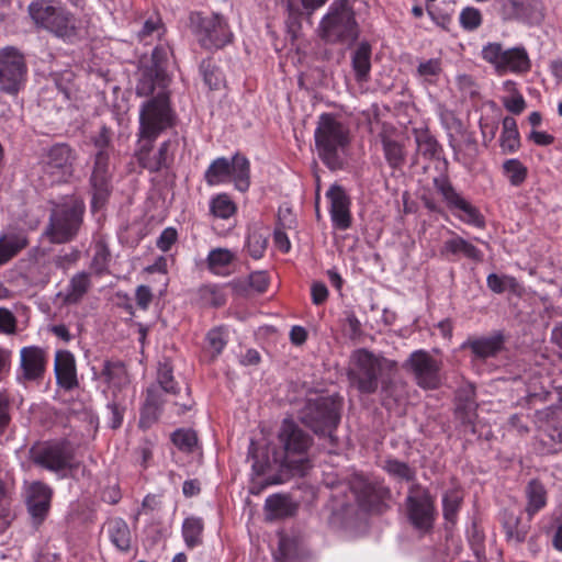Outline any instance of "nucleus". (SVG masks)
<instances>
[{"instance_id":"nucleus-2","label":"nucleus","mask_w":562,"mask_h":562,"mask_svg":"<svg viewBox=\"0 0 562 562\" xmlns=\"http://www.w3.org/2000/svg\"><path fill=\"white\" fill-rule=\"evenodd\" d=\"M300 420L319 438L328 440L329 452L338 446L335 431L340 423V403L333 396L308 398L300 412Z\"/></svg>"},{"instance_id":"nucleus-42","label":"nucleus","mask_w":562,"mask_h":562,"mask_svg":"<svg viewBox=\"0 0 562 562\" xmlns=\"http://www.w3.org/2000/svg\"><path fill=\"white\" fill-rule=\"evenodd\" d=\"M54 373L59 387L70 391V351L58 350L54 360Z\"/></svg>"},{"instance_id":"nucleus-45","label":"nucleus","mask_w":562,"mask_h":562,"mask_svg":"<svg viewBox=\"0 0 562 562\" xmlns=\"http://www.w3.org/2000/svg\"><path fill=\"white\" fill-rule=\"evenodd\" d=\"M442 72V61L440 58H430L422 60L416 69V76L425 83L434 85L438 81Z\"/></svg>"},{"instance_id":"nucleus-50","label":"nucleus","mask_w":562,"mask_h":562,"mask_svg":"<svg viewBox=\"0 0 562 562\" xmlns=\"http://www.w3.org/2000/svg\"><path fill=\"white\" fill-rule=\"evenodd\" d=\"M459 22L463 30L475 31L483 23L482 12L477 8L465 7L460 12Z\"/></svg>"},{"instance_id":"nucleus-28","label":"nucleus","mask_w":562,"mask_h":562,"mask_svg":"<svg viewBox=\"0 0 562 562\" xmlns=\"http://www.w3.org/2000/svg\"><path fill=\"white\" fill-rule=\"evenodd\" d=\"M358 499L368 508L378 506L384 498L390 496V490L379 482L360 480L355 486Z\"/></svg>"},{"instance_id":"nucleus-58","label":"nucleus","mask_w":562,"mask_h":562,"mask_svg":"<svg viewBox=\"0 0 562 562\" xmlns=\"http://www.w3.org/2000/svg\"><path fill=\"white\" fill-rule=\"evenodd\" d=\"M70 158V147L68 145H56L48 154V164L55 168H61Z\"/></svg>"},{"instance_id":"nucleus-61","label":"nucleus","mask_w":562,"mask_h":562,"mask_svg":"<svg viewBox=\"0 0 562 562\" xmlns=\"http://www.w3.org/2000/svg\"><path fill=\"white\" fill-rule=\"evenodd\" d=\"M109 414V425L112 429H117L122 426L125 407L116 401L110 402L106 405Z\"/></svg>"},{"instance_id":"nucleus-31","label":"nucleus","mask_w":562,"mask_h":562,"mask_svg":"<svg viewBox=\"0 0 562 562\" xmlns=\"http://www.w3.org/2000/svg\"><path fill=\"white\" fill-rule=\"evenodd\" d=\"M265 510L270 520L283 519L294 516L297 505L289 496L274 494L266 499Z\"/></svg>"},{"instance_id":"nucleus-53","label":"nucleus","mask_w":562,"mask_h":562,"mask_svg":"<svg viewBox=\"0 0 562 562\" xmlns=\"http://www.w3.org/2000/svg\"><path fill=\"white\" fill-rule=\"evenodd\" d=\"M157 381L164 392L172 395H176L179 392V387L172 374V368L168 363L159 366Z\"/></svg>"},{"instance_id":"nucleus-16","label":"nucleus","mask_w":562,"mask_h":562,"mask_svg":"<svg viewBox=\"0 0 562 562\" xmlns=\"http://www.w3.org/2000/svg\"><path fill=\"white\" fill-rule=\"evenodd\" d=\"M493 7L504 22L517 21L537 25L544 16L539 0H495Z\"/></svg>"},{"instance_id":"nucleus-55","label":"nucleus","mask_w":562,"mask_h":562,"mask_svg":"<svg viewBox=\"0 0 562 562\" xmlns=\"http://www.w3.org/2000/svg\"><path fill=\"white\" fill-rule=\"evenodd\" d=\"M161 30L162 23L159 18L148 19L138 31L137 37L140 42L149 44L154 37L160 36Z\"/></svg>"},{"instance_id":"nucleus-39","label":"nucleus","mask_w":562,"mask_h":562,"mask_svg":"<svg viewBox=\"0 0 562 562\" xmlns=\"http://www.w3.org/2000/svg\"><path fill=\"white\" fill-rule=\"evenodd\" d=\"M499 145L503 153H515L520 146L519 132L516 120L512 116H505L503 120V131L499 137Z\"/></svg>"},{"instance_id":"nucleus-10","label":"nucleus","mask_w":562,"mask_h":562,"mask_svg":"<svg viewBox=\"0 0 562 562\" xmlns=\"http://www.w3.org/2000/svg\"><path fill=\"white\" fill-rule=\"evenodd\" d=\"M27 65L24 55L13 46L0 49V90L16 95L24 87Z\"/></svg>"},{"instance_id":"nucleus-47","label":"nucleus","mask_w":562,"mask_h":562,"mask_svg":"<svg viewBox=\"0 0 562 562\" xmlns=\"http://www.w3.org/2000/svg\"><path fill=\"white\" fill-rule=\"evenodd\" d=\"M171 441L179 450L190 453L198 446V436L192 429L179 428L171 434Z\"/></svg>"},{"instance_id":"nucleus-15","label":"nucleus","mask_w":562,"mask_h":562,"mask_svg":"<svg viewBox=\"0 0 562 562\" xmlns=\"http://www.w3.org/2000/svg\"><path fill=\"white\" fill-rule=\"evenodd\" d=\"M186 401L170 402L164 398L162 393L158 387H149L147 390L145 404L140 411L138 426L143 429H148L149 427H151L158 420L165 403H170L172 412L178 416H181L187 412L191 411L194 402L190 397L189 389H186Z\"/></svg>"},{"instance_id":"nucleus-9","label":"nucleus","mask_w":562,"mask_h":562,"mask_svg":"<svg viewBox=\"0 0 562 562\" xmlns=\"http://www.w3.org/2000/svg\"><path fill=\"white\" fill-rule=\"evenodd\" d=\"M408 521L418 531L426 533L434 528L436 520L435 497L418 483H414L405 499Z\"/></svg>"},{"instance_id":"nucleus-5","label":"nucleus","mask_w":562,"mask_h":562,"mask_svg":"<svg viewBox=\"0 0 562 562\" xmlns=\"http://www.w3.org/2000/svg\"><path fill=\"white\" fill-rule=\"evenodd\" d=\"M189 26L198 44L205 50L222 49L234 40L227 19L221 13L193 11L189 15Z\"/></svg>"},{"instance_id":"nucleus-59","label":"nucleus","mask_w":562,"mask_h":562,"mask_svg":"<svg viewBox=\"0 0 562 562\" xmlns=\"http://www.w3.org/2000/svg\"><path fill=\"white\" fill-rule=\"evenodd\" d=\"M91 285L90 276L86 272H80L72 277V303L82 297Z\"/></svg>"},{"instance_id":"nucleus-14","label":"nucleus","mask_w":562,"mask_h":562,"mask_svg":"<svg viewBox=\"0 0 562 562\" xmlns=\"http://www.w3.org/2000/svg\"><path fill=\"white\" fill-rule=\"evenodd\" d=\"M434 186L456 217L468 225L485 227V218L480 210L462 198L447 177L435 178Z\"/></svg>"},{"instance_id":"nucleus-54","label":"nucleus","mask_w":562,"mask_h":562,"mask_svg":"<svg viewBox=\"0 0 562 562\" xmlns=\"http://www.w3.org/2000/svg\"><path fill=\"white\" fill-rule=\"evenodd\" d=\"M461 497L458 492L449 491L442 497V512L447 521L453 522L461 506Z\"/></svg>"},{"instance_id":"nucleus-44","label":"nucleus","mask_w":562,"mask_h":562,"mask_svg":"<svg viewBox=\"0 0 562 562\" xmlns=\"http://www.w3.org/2000/svg\"><path fill=\"white\" fill-rule=\"evenodd\" d=\"M101 378L109 385L121 387L128 381L125 366L121 362L105 361L101 371Z\"/></svg>"},{"instance_id":"nucleus-36","label":"nucleus","mask_w":562,"mask_h":562,"mask_svg":"<svg viewBox=\"0 0 562 562\" xmlns=\"http://www.w3.org/2000/svg\"><path fill=\"white\" fill-rule=\"evenodd\" d=\"M415 142L418 155L427 160L439 159L442 148L428 130L415 131Z\"/></svg>"},{"instance_id":"nucleus-63","label":"nucleus","mask_w":562,"mask_h":562,"mask_svg":"<svg viewBox=\"0 0 562 562\" xmlns=\"http://www.w3.org/2000/svg\"><path fill=\"white\" fill-rule=\"evenodd\" d=\"M202 296L213 306H222L225 304V295L217 285H205L201 289Z\"/></svg>"},{"instance_id":"nucleus-4","label":"nucleus","mask_w":562,"mask_h":562,"mask_svg":"<svg viewBox=\"0 0 562 562\" xmlns=\"http://www.w3.org/2000/svg\"><path fill=\"white\" fill-rule=\"evenodd\" d=\"M318 33L329 44L355 42L359 35L353 9L349 0H335L321 20Z\"/></svg>"},{"instance_id":"nucleus-30","label":"nucleus","mask_w":562,"mask_h":562,"mask_svg":"<svg viewBox=\"0 0 562 562\" xmlns=\"http://www.w3.org/2000/svg\"><path fill=\"white\" fill-rule=\"evenodd\" d=\"M237 259L235 251L227 248H214L206 257V266L210 272L220 277H227L232 273V265Z\"/></svg>"},{"instance_id":"nucleus-3","label":"nucleus","mask_w":562,"mask_h":562,"mask_svg":"<svg viewBox=\"0 0 562 562\" xmlns=\"http://www.w3.org/2000/svg\"><path fill=\"white\" fill-rule=\"evenodd\" d=\"M137 140L149 144L177 124V114L167 93L161 92L145 101L139 109Z\"/></svg>"},{"instance_id":"nucleus-21","label":"nucleus","mask_w":562,"mask_h":562,"mask_svg":"<svg viewBox=\"0 0 562 562\" xmlns=\"http://www.w3.org/2000/svg\"><path fill=\"white\" fill-rule=\"evenodd\" d=\"M381 142L384 158L390 168L401 169L406 162V150L404 144L400 140L396 130L392 126L383 125L378 134Z\"/></svg>"},{"instance_id":"nucleus-62","label":"nucleus","mask_w":562,"mask_h":562,"mask_svg":"<svg viewBox=\"0 0 562 562\" xmlns=\"http://www.w3.org/2000/svg\"><path fill=\"white\" fill-rule=\"evenodd\" d=\"M169 48L164 46H157L151 53V66L148 68L155 69L158 72H166V66L168 63Z\"/></svg>"},{"instance_id":"nucleus-64","label":"nucleus","mask_w":562,"mask_h":562,"mask_svg":"<svg viewBox=\"0 0 562 562\" xmlns=\"http://www.w3.org/2000/svg\"><path fill=\"white\" fill-rule=\"evenodd\" d=\"M177 239L178 233L176 228L167 227L161 232L157 239V248H159L164 252H167L171 249L172 245L177 241Z\"/></svg>"},{"instance_id":"nucleus-19","label":"nucleus","mask_w":562,"mask_h":562,"mask_svg":"<svg viewBox=\"0 0 562 562\" xmlns=\"http://www.w3.org/2000/svg\"><path fill=\"white\" fill-rule=\"evenodd\" d=\"M47 364V351L38 346H26L20 350L16 381L21 384L43 380Z\"/></svg>"},{"instance_id":"nucleus-12","label":"nucleus","mask_w":562,"mask_h":562,"mask_svg":"<svg viewBox=\"0 0 562 562\" xmlns=\"http://www.w3.org/2000/svg\"><path fill=\"white\" fill-rule=\"evenodd\" d=\"M75 393L77 400H72V434L78 437L79 443H81L94 438L99 422L92 411L89 395L78 390L75 368L72 367V396Z\"/></svg>"},{"instance_id":"nucleus-13","label":"nucleus","mask_w":562,"mask_h":562,"mask_svg":"<svg viewBox=\"0 0 562 562\" xmlns=\"http://www.w3.org/2000/svg\"><path fill=\"white\" fill-rule=\"evenodd\" d=\"M29 14L33 22L58 37L68 35V14L55 0H33L29 4Z\"/></svg>"},{"instance_id":"nucleus-57","label":"nucleus","mask_w":562,"mask_h":562,"mask_svg":"<svg viewBox=\"0 0 562 562\" xmlns=\"http://www.w3.org/2000/svg\"><path fill=\"white\" fill-rule=\"evenodd\" d=\"M200 69L203 75L204 83L211 90L218 89L223 80L221 71L205 61L201 64Z\"/></svg>"},{"instance_id":"nucleus-38","label":"nucleus","mask_w":562,"mask_h":562,"mask_svg":"<svg viewBox=\"0 0 562 562\" xmlns=\"http://www.w3.org/2000/svg\"><path fill=\"white\" fill-rule=\"evenodd\" d=\"M204 522L200 517H188L182 522V537L186 546L193 549L203 542Z\"/></svg>"},{"instance_id":"nucleus-56","label":"nucleus","mask_w":562,"mask_h":562,"mask_svg":"<svg viewBox=\"0 0 562 562\" xmlns=\"http://www.w3.org/2000/svg\"><path fill=\"white\" fill-rule=\"evenodd\" d=\"M267 248V239L259 233L249 234L247 237V249L254 259H260Z\"/></svg>"},{"instance_id":"nucleus-33","label":"nucleus","mask_w":562,"mask_h":562,"mask_svg":"<svg viewBox=\"0 0 562 562\" xmlns=\"http://www.w3.org/2000/svg\"><path fill=\"white\" fill-rule=\"evenodd\" d=\"M502 521L507 541L518 544L526 540L529 526L522 524L517 515L509 510H504L502 514Z\"/></svg>"},{"instance_id":"nucleus-51","label":"nucleus","mask_w":562,"mask_h":562,"mask_svg":"<svg viewBox=\"0 0 562 562\" xmlns=\"http://www.w3.org/2000/svg\"><path fill=\"white\" fill-rule=\"evenodd\" d=\"M487 288L496 294L504 293L507 289L515 290L517 281L510 276H498L497 273H490L486 278Z\"/></svg>"},{"instance_id":"nucleus-32","label":"nucleus","mask_w":562,"mask_h":562,"mask_svg":"<svg viewBox=\"0 0 562 562\" xmlns=\"http://www.w3.org/2000/svg\"><path fill=\"white\" fill-rule=\"evenodd\" d=\"M372 47L369 42L359 43L352 54L351 63L357 81H367L371 70Z\"/></svg>"},{"instance_id":"nucleus-41","label":"nucleus","mask_w":562,"mask_h":562,"mask_svg":"<svg viewBox=\"0 0 562 562\" xmlns=\"http://www.w3.org/2000/svg\"><path fill=\"white\" fill-rule=\"evenodd\" d=\"M526 494L528 498L526 510L528 515L532 517L546 506L547 491L539 480H531L527 485Z\"/></svg>"},{"instance_id":"nucleus-1","label":"nucleus","mask_w":562,"mask_h":562,"mask_svg":"<svg viewBox=\"0 0 562 562\" xmlns=\"http://www.w3.org/2000/svg\"><path fill=\"white\" fill-rule=\"evenodd\" d=\"M318 158L331 171L340 170L351 144L349 125L334 113H322L314 131Z\"/></svg>"},{"instance_id":"nucleus-35","label":"nucleus","mask_w":562,"mask_h":562,"mask_svg":"<svg viewBox=\"0 0 562 562\" xmlns=\"http://www.w3.org/2000/svg\"><path fill=\"white\" fill-rule=\"evenodd\" d=\"M168 82L167 72H158L155 69L144 68L136 85V93L140 97L151 94L157 86L165 87Z\"/></svg>"},{"instance_id":"nucleus-40","label":"nucleus","mask_w":562,"mask_h":562,"mask_svg":"<svg viewBox=\"0 0 562 562\" xmlns=\"http://www.w3.org/2000/svg\"><path fill=\"white\" fill-rule=\"evenodd\" d=\"M382 469L400 482H414L416 480V470L408 463L395 458L385 459Z\"/></svg>"},{"instance_id":"nucleus-27","label":"nucleus","mask_w":562,"mask_h":562,"mask_svg":"<svg viewBox=\"0 0 562 562\" xmlns=\"http://www.w3.org/2000/svg\"><path fill=\"white\" fill-rule=\"evenodd\" d=\"M452 237L445 240L440 249L441 256L450 259L463 256L473 261H481L483 252L473 244L451 232Z\"/></svg>"},{"instance_id":"nucleus-49","label":"nucleus","mask_w":562,"mask_h":562,"mask_svg":"<svg viewBox=\"0 0 562 562\" xmlns=\"http://www.w3.org/2000/svg\"><path fill=\"white\" fill-rule=\"evenodd\" d=\"M504 87L507 91L514 92L510 98L503 99V105L507 111L513 114H520L526 108V101L524 97L517 91L516 83L512 80H507L504 83Z\"/></svg>"},{"instance_id":"nucleus-34","label":"nucleus","mask_w":562,"mask_h":562,"mask_svg":"<svg viewBox=\"0 0 562 562\" xmlns=\"http://www.w3.org/2000/svg\"><path fill=\"white\" fill-rule=\"evenodd\" d=\"M27 243L26 235L23 232L3 234L0 237V266L25 248Z\"/></svg>"},{"instance_id":"nucleus-48","label":"nucleus","mask_w":562,"mask_h":562,"mask_svg":"<svg viewBox=\"0 0 562 562\" xmlns=\"http://www.w3.org/2000/svg\"><path fill=\"white\" fill-rule=\"evenodd\" d=\"M110 250L104 240L99 239L93 244V256L91 260V269L97 273L101 274L108 269L110 261Z\"/></svg>"},{"instance_id":"nucleus-6","label":"nucleus","mask_w":562,"mask_h":562,"mask_svg":"<svg viewBox=\"0 0 562 562\" xmlns=\"http://www.w3.org/2000/svg\"><path fill=\"white\" fill-rule=\"evenodd\" d=\"M281 447L280 463L288 469L303 471L307 467V453L313 446V437L295 422L285 418L278 434Z\"/></svg>"},{"instance_id":"nucleus-43","label":"nucleus","mask_w":562,"mask_h":562,"mask_svg":"<svg viewBox=\"0 0 562 562\" xmlns=\"http://www.w3.org/2000/svg\"><path fill=\"white\" fill-rule=\"evenodd\" d=\"M237 212L236 203L227 193H218L210 200V214L215 218L228 220Z\"/></svg>"},{"instance_id":"nucleus-8","label":"nucleus","mask_w":562,"mask_h":562,"mask_svg":"<svg viewBox=\"0 0 562 562\" xmlns=\"http://www.w3.org/2000/svg\"><path fill=\"white\" fill-rule=\"evenodd\" d=\"M482 58L491 64L498 75H524L531 69V61L524 46L505 49L501 43H488L482 48Z\"/></svg>"},{"instance_id":"nucleus-37","label":"nucleus","mask_w":562,"mask_h":562,"mask_svg":"<svg viewBox=\"0 0 562 562\" xmlns=\"http://www.w3.org/2000/svg\"><path fill=\"white\" fill-rule=\"evenodd\" d=\"M109 537L121 552H127L131 549V531L124 519L116 518L110 522Z\"/></svg>"},{"instance_id":"nucleus-29","label":"nucleus","mask_w":562,"mask_h":562,"mask_svg":"<svg viewBox=\"0 0 562 562\" xmlns=\"http://www.w3.org/2000/svg\"><path fill=\"white\" fill-rule=\"evenodd\" d=\"M477 404L475 401V391L473 386L460 389L457 394L456 414L464 425L474 426L476 418Z\"/></svg>"},{"instance_id":"nucleus-22","label":"nucleus","mask_w":562,"mask_h":562,"mask_svg":"<svg viewBox=\"0 0 562 562\" xmlns=\"http://www.w3.org/2000/svg\"><path fill=\"white\" fill-rule=\"evenodd\" d=\"M326 196L330 202L329 213L334 226L338 229L349 228L351 225L350 200L344 188L333 184L328 189Z\"/></svg>"},{"instance_id":"nucleus-23","label":"nucleus","mask_w":562,"mask_h":562,"mask_svg":"<svg viewBox=\"0 0 562 562\" xmlns=\"http://www.w3.org/2000/svg\"><path fill=\"white\" fill-rule=\"evenodd\" d=\"M109 154L108 151H98L94 157V166L91 175V184L93 189V205L102 204L110 192L109 177Z\"/></svg>"},{"instance_id":"nucleus-25","label":"nucleus","mask_w":562,"mask_h":562,"mask_svg":"<svg viewBox=\"0 0 562 562\" xmlns=\"http://www.w3.org/2000/svg\"><path fill=\"white\" fill-rule=\"evenodd\" d=\"M45 235L54 244H63L70 239V209L68 206L60 205L53 210Z\"/></svg>"},{"instance_id":"nucleus-11","label":"nucleus","mask_w":562,"mask_h":562,"mask_svg":"<svg viewBox=\"0 0 562 562\" xmlns=\"http://www.w3.org/2000/svg\"><path fill=\"white\" fill-rule=\"evenodd\" d=\"M356 369L349 373V379L360 393L372 394L378 390L379 378L387 364V360L360 349L355 352Z\"/></svg>"},{"instance_id":"nucleus-18","label":"nucleus","mask_w":562,"mask_h":562,"mask_svg":"<svg viewBox=\"0 0 562 562\" xmlns=\"http://www.w3.org/2000/svg\"><path fill=\"white\" fill-rule=\"evenodd\" d=\"M156 142H144L137 140L136 157L140 167L148 170L149 172H158L164 168H169L175 159V151L178 148V138H168L164 140L156 153L153 154L154 145Z\"/></svg>"},{"instance_id":"nucleus-17","label":"nucleus","mask_w":562,"mask_h":562,"mask_svg":"<svg viewBox=\"0 0 562 562\" xmlns=\"http://www.w3.org/2000/svg\"><path fill=\"white\" fill-rule=\"evenodd\" d=\"M416 384L424 390H436L441 384V362L425 350L414 351L406 361Z\"/></svg>"},{"instance_id":"nucleus-46","label":"nucleus","mask_w":562,"mask_h":562,"mask_svg":"<svg viewBox=\"0 0 562 562\" xmlns=\"http://www.w3.org/2000/svg\"><path fill=\"white\" fill-rule=\"evenodd\" d=\"M503 172L513 187L521 186L528 177L527 167L516 158H510L504 161Z\"/></svg>"},{"instance_id":"nucleus-60","label":"nucleus","mask_w":562,"mask_h":562,"mask_svg":"<svg viewBox=\"0 0 562 562\" xmlns=\"http://www.w3.org/2000/svg\"><path fill=\"white\" fill-rule=\"evenodd\" d=\"M206 341L209 347L217 356L226 346L225 333L222 328H213L206 335Z\"/></svg>"},{"instance_id":"nucleus-24","label":"nucleus","mask_w":562,"mask_h":562,"mask_svg":"<svg viewBox=\"0 0 562 562\" xmlns=\"http://www.w3.org/2000/svg\"><path fill=\"white\" fill-rule=\"evenodd\" d=\"M50 501L49 488L41 483H32L26 492V504L35 524H41L47 515Z\"/></svg>"},{"instance_id":"nucleus-7","label":"nucleus","mask_w":562,"mask_h":562,"mask_svg":"<svg viewBox=\"0 0 562 562\" xmlns=\"http://www.w3.org/2000/svg\"><path fill=\"white\" fill-rule=\"evenodd\" d=\"M204 180L210 187L233 182L235 189L246 192L250 187V161L240 153L231 159L218 157L205 170Z\"/></svg>"},{"instance_id":"nucleus-52","label":"nucleus","mask_w":562,"mask_h":562,"mask_svg":"<svg viewBox=\"0 0 562 562\" xmlns=\"http://www.w3.org/2000/svg\"><path fill=\"white\" fill-rule=\"evenodd\" d=\"M247 459L251 461V469L255 475L260 476L267 472L269 460L263 453H259V447L255 440H250Z\"/></svg>"},{"instance_id":"nucleus-20","label":"nucleus","mask_w":562,"mask_h":562,"mask_svg":"<svg viewBox=\"0 0 562 562\" xmlns=\"http://www.w3.org/2000/svg\"><path fill=\"white\" fill-rule=\"evenodd\" d=\"M70 457V446L66 440L48 443L33 453L36 464L54 472L65 470Z\"/></svg>"},{"instance_id":"nucleus-26","label":"nucleus","mask_w":562,"mask_h":562,"mask_svg":"<svg viewBox=\"0 0 562 562\" xmlns=\"http://www.w3.org/2000/svg\"><path fill=\"white\" fill-rule=\"evenodd\" d=\"M505 337L501 331L492 336L469 338L462 348H469L472 353L480 359L495 357L504 348Z\"/></svg>"}]
</instances>
